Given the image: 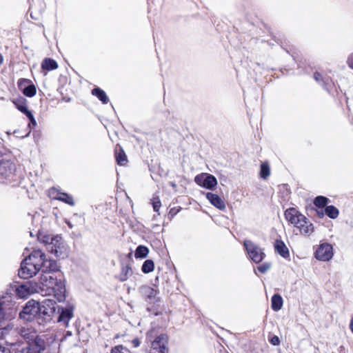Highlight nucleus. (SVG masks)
<instances>
[{
	"label": "nucleus",
	"mask_w": 353,
	"mask_h": 353,
	"mask_svg": "<svg viewBox=\"0 0 353 353\" xmlns=\"http://www.w3.org/2000/svg\"><path fill=\"white\" fill-rule=\"evenodd\" d=\"M350 330L353 334V315L351 317L350 321Z\"/></svg>",
	"instance_id": "nucleus-41"
},
{
	"label": "nucleus",
	"mask_w": 353,
	"mask_h": 353,
	"mask_svg": "<svg viewBox=\"0 0 353 353\" xmlns=\"http://www.w3.org/2000/svg\"><path fill=\"white\" fill-rule=\"evenodd\" d=\"M112 353H130V352L123 345H117L112 349Z\"/></svg>",
	"instance_id": "nucleus-34"
},
{
	"label": "nucleus",
	"mask_w": 353,
	"mask_h": 353,
	"mask_svg": "<svg viewBox=\"0 0 353 353\" xmlns=\"http://www.w3.org/2000/svg\"><path fill=\"white\" fill-rule=\"evenodd\" d=\"M41 68L48 71L52 70L58 68V64L54 59L46 58L41 63Z\"/></svg>",
	"instance_id": "nucleus-23"
},
{
	"label": "nucleus",
	"mask_w": 353,
	"mask_h": 353,
	"mask_svg": "<svg viewBox=\"0 0 353 353\" xmlns=\"http://www.w3.org/2000/svg\"><path fill=\"white\" fill-rule=\"evenodd\" d=\"M55 235L48 233V232L39 231L37 233L38 240L44 244L47 248V245L50 243L51 241H53Z\"/></svg>",
	"instance_id": "nucleus-21"
},
{
	"label": "nucleus",
	"mask_w": 353,
	"mask_h": 353,
	"mask_svg": "<svg viewBox=\"0 0 353 353\" xmlns=\"http://www.w3.org/2000/svg\"><path fill=\"white\" fill-rule=\"evenodd\" d=\"M283 303V299L279 294H274L271 299V307L274 311H279L282 308Z\"/></svg>",
	"instance_id": "nucleus-22"
},
{
	"label": "nucleus",
	"mask_w": 353,
	"mask_h": 353,
	"mask_svg": "<svg viewBox=\"0 0 353 353\" xmlns=\"http://www.w3.org/2000/svg\"><path fill=\"white\" fill-rule=\"evenodd\" d=\"M325 212L331 219H336L339 213L338 209L334 205L327 206Z\"/></svg>",
	"instance_id": "nucleus-29"
},
{
	"label": "nucleus",
	"mask_w": 353,
	"mask_h": 353,
	"mask_svg": "<svg viewBox=\"0 0 353 353\" xmlns=\"http://www.w3.org/2000/svg\"><path fill=\"white\" fill-rule=\"evenodd\" d=\"M249 258L256 263H259L265 256L263 250L250 240H245L243 243Z\"/></svg>",
	"instance_id": "nucleus-6"
},
{
	"label": "nucleus",
	"mask_w": 353,
	"mask_h": 353,
	"mask_svg": "<svg viewBox=\"0 0 353 353\" xmlns=\"http://www.w3.org/2000/svg\"><path fill=\"white\" fill-rule=\"evenodd\" d=\"M132 274V270L130 265L128 263H122L121 272L118 276L120 281L123 282L128 280L130 276Z\"/></svg>",
	"instance_id": "nucleus-18"
},
{
	"label": "nucleus",
	"mask_w": 353,
	"mask_h": 353,
	"mask_svg": "<svg viewBox=\"0 0 353 353\" xmlns=\"http://www.w3.org/2000/svg\"><path fill=\"white\" fill-rule=\"evenodd\" d=\"M132 344L134 347H139L140 345V341L137 338L134 339L132 341Z\"/></svg>",
	"instance_id": "nucleus-40"
},
{
	"label": "nucleus",
	"mask_w": 353,
	"mask_h": 353,
	"mask_svg": "<svg viewBox=\"0 0 353 353\" xmlns=\"http://www.w3.org/2000/svg\"><path fill=\"white\" fill-rule=\"evenodd\" d=\"M92 94L96 96L103 103H108V98L105 92L99 88H94L92 90Z\"/></svg>",
	"instance_id": "nucleus-25"
},
{
	"label": "nucleus",
	"mask_w": 353,
	"mask_h": 353,
	"mask_svg": "<svg viewBox=\"0 0 353 353\" xmlns=\"http://www.w3.org/2000/svg\"><path fill=\"white\" fill-rule=\"evenodd\" d=\"M332 246L327 243H322L315 252V257L319 261H328L333 257Z\"/></svg>",
	"instance_id": "nucleus-13"
},
{
	"label": "nucleus",
	"mask_w": 353,
	"mask_h": 353,
	"mask_svg": "<svg viewBox=\"0 0 353 353\" xmlns=\"http://www.w3.org/2000/svg\"><path fill=\"white\" fill-rule=\"evenodd\" d=\"M56 199L57 200L61 201L70 205L72 206L74 205L73 198L66 193H63V192L58 193Z\"/></svg>",
	"instance_id": "nucleus-26"
},
{
	"label": "nucleus",
	"mask_w": 353,
	"mask_h": 353,
	"mask_svg": "<svg viewBox=\"0 0 353 353\" xmlns=\"http://www.w3.org/2000/svg\"><path fill=\"white\" fill-rule=\"evenodd\" d=\"M139 292L141 296L150 303H153L159 301L157 290L153 287L143 285L139 288Z\"/></svg>",
	"instance_id": "nucleus-14"
},
{
	"label": "nucleus",
	"mask_w": 353,
	"mask_h": 353,
	"mask_svg": "<svg viewBox=\"0 0 353 353\" xmlns=\"http://www.w3.org/2000/svg\"><path fill=\"white\" fill-rule=\"evenodd\" d=\"M27 117L30 119V123L28 124V127L31 128V125H32L33 127L37 125V121L32 114V112L28 113V114L26 115Z\"/></svg>",
	"instance_id": "nucleus-36"
},
{
	"label": "nucleus",
	"mask_w": 353,
	"mask_h": 353,
	"mask_svg": "<svg viewBox=\"0 0 353 353\" xmlns=\"http://www.w3.org/2000/svg\"><path fill=\"white\" fill-rule=\"evenodd\" d=\"M285 217L290 223L299 230L301 234L310 236L314 231L313 224L294 208L285 210Z\"/></svg>",
	"instance_id": "nucleus-3"
},
{
	"label": "nucleus",
	"mask_w": 353,
	"mask_h": 353,
	"mask_svg": "<svg viewBox=\"0 0 353 353\" xmlns=\"http://www.w3.org/2000/svg\"><path fill=\"white\" fill-rule=\"evenodd\" d=\"M154 263L153 261L151 259H148L144 261V263L142 265V268H141V270L143 273L148 274V273L152 272L154 270Z\"/></svg>",
	"instance_id": "nucleus-28"
},
{
	"label": "nucleus",
	"mask_w": 353,
	"mask_h": 353,
	"mask_svg": "<svg viewBox=\"0 0 353 353\" xmlns=\"http://www.w3.org/2000/svg\"><path fill=\"white\" fill-rule=\"evenodd\" d=\"M152 203L154 211L159 212V208L161 207L160 199L159 198H154L152 199Z\"/></svg>",
	"instance_id": "nucleus-35"
},
{
	"label": "nucleus",
	"mask_w": 353,
	"mask_h": 353,
	"mask_svg": "<svg viewBox=\"0 0 353 353\" xmlns=\"http://www.w3.org/2000/svg\"><path fill=\"white\" fill-rule=\"evenodd\" d=\"M270 342L274 345H278L280 343V340L277 336H274L270 339Z\"/></svg>",
	"instance_id": "nucleus-37"
},
{
	"label": "nucleus",
	"mask_w": 353,
	"mask_h": 353,
	"mask_svg": "<svg viewBox=\"0 0 353 353\" xmlns=\"http://www.w3.org/2000/svg\"><path fill=\"white\" fill-rule=\"evenodd\" d=\"M12 103L14 104L16 108L22 113L26 115L28 114V113L31 112L27 107L26 105V99L23 97H19L16 99L12 100Z\"/></svg>",
	"instance_id": "nucleus-19"
},
{
	"label": "nucleus",
	"mask_w": 353,
	"mask_h": 353,
	"mask_svg": "<svg viewBox=\"0 0 353 353\" xmlns=\"http://www.w3.org/2000/svg\"><path fill=\"white\" fill-rule=\"evenodd\" d=\"M68 226H69L70 228H72V225L70 223H68Z\"/></svg>",
	"instance_id": "nucleus-45"
},
{
	"label": "nucleus",
	"mask_w": 353,
	"mask_h": 353,
	"mask_svg": "<svg viewBox=\"0 0 353 353\" xmlns=\"http://www.w3.org/2000/svg\"><path fill=\"white\" fill-rule=\"evenodd\" d=\"M19 316L26 321H31L35 316L39 319V302L33 299L28 301Z\"/></svg>",
	"instance_id": "nucleus-7"
},
{
	"label": "nucleus",
	"mask_w": 353,
	"mask_h": 353,
	"mask_svg": "<svg viewBox=\"0 0 353 353\" xmlns=\"http://www.w3.org/2000/svg\"><path fill=\"white\" fill-rule=\"evenodd\" d=\"M115 158L117 163L120 165H124L128 162L127 157L121 148L119 150H116Z\"/></svg>",
	"instance_id": "nucleus-24"
},
{
	"label": "nucleus",
	"mask_w": 353,
	"mask_h": 353,
	"mask_svg": "<svg viewBox=\"0 0 353 353\" xmlns=\"http://www.w3.org/2000/svg\"><path fill=\"white\" fill-rule=\"evenodd\" d=\"M74 305L70 303H67L64 307H58L57 322L65 327H68L70 321L74 317Z\"/></svg>",
	"instance_id": "nucleus-5"
},
{
	"label": "nucleus",
	"mask_w": 353,
	"mask_h": 353,
	"mask_svg": "<svg viewBox=\"0 0 353 353\" xmlns=\"http://www.w3.org/2000/svg\"><path fill=\"white\" fill-rule=\"evenodd\" d=\"M168 338L166 334L158 336L152 342L150 353H168Z\"/></svg>",
	"instance_id": "nucleus-12"
},
{
	"label": "nucleus",
	"mask_w": 353,
	"mask_h": 353,
	"mask_svg": "<svg viewBox=\"0 0 353 353\" xmlns=\"http://www.w3.org/2000/svg\"><path fill=\"white\" fill-rule=\"evenodd\" d=\"M41 270L59 271V265L55 260L48 259L46 254L41 250H36L31 252L28 256L21 263L19 270V276L24 279L31 278Z\"/></svg>",
	"instance_id": "nucleus-1"
},
{
	"label": "nucleus",
	"mask_w": 353,
	"mask_h": 353,
	"mask_svg": "<svg viewBox=\"0 0 353 353\" xmlns=\"http://www.w3.org/2000/svg\"><path fill=\"white\" fill-rule=\"evenodd\" d=\"M57 309V303L51 299L39 302V323H46L52 319Z\"/></svg>",
	"instance_id": "nucleus-4"
},
{
	"label": "nucleus",
	"mask_w": 353,
	"mask_h": 353,
	"mask_svg": "<svg viewBox=\"0 0 353 353\" xmlns=\"http://www.w3.org/2000/svg\"><path fill=\"white\" fill-rule=\"evenodd\" d=\"M169 184H170V185L173 188H176V185L174 182L170 181V182L169 183Z\"/></svg>",
	"instance_id": "nucleus-42"
},
{
	"label": "nucleus",
	"mask_w": 353,
	"mask_h": 353,
	"mask_svg": "<svg viewBox=\"0 0 353 353\" xmlns=\"http://www.w3.org/2000/svg\"><path fill=\"white\" fill-rule=\"evenodd\" d=\"M67 334H68V335H71V332H67Z\"/></svg>",
	"instance_id": "nucleus-46"
},
{
	"label": "nucleus",
	"mask_w": 353,
	"mask_h": 353,
	"mask_svg": "<svg viewBox=\"0 0 353 353\" xmlns=\"http://www.w3.org/2000/svg\"><path fill=\"white\" fill-rule=\"evenodd\" d=\"M205 196L210 203L215 208L221 210H225V203L218 194L212 192H207Z\"/></svg>",
	"instance_id": "nucleus-16"
},
{
	"label": "nucleus",
	"mask_w": 353,
	"mask_h": 353,
	"mask_svg": "<svg viewBox=\"0 0 353 353\" xmlns=\"http://www.w3.org/2000/svg\"><path fill=\"white\" fill-rule=\"evenodd\" d=\"M270 174V168L268 163H263L261 165L260 176L266 179Z\"/></svg>",
	"instance_id": "nucleus-30"
},
{
	"label": "nucleus",
	"mask_w": 353,
	"mask_h": 353,
	"mask_svg": "<svg viewBox=\"0 0 353 353\" xmlns=\"http://www.w3.org/2000/svg\"><path fill=\"white\" fill-rule=\"evenodd\" d=\"M15 171V165L10 160H0V179L11 176Z\"/></svg>",
	"instance_id": "nucleus-15"
},
{
	"label": "nucleus",
	"mask_w": 353,
	"mask_h": 353,
	"mask_svg": "<svg viewBox=\"0 0 353 353\" xmlns=\"http://www.w3.org/2000/svg\"><path fill=\"white\" fill-rule=\"evenodd\" d=\"M47 250L57 257L62 256L65 251L62 237L59 235H55L53 241H51L50 243L47 245Z\"/></svg>",
	"instance_id": "nucleus-10"
},
{
	"label": "nucleus",
	"mask_w": 353,
	"mask_h": 353,
	"mask_svg": "<svg viewBox=\"0 0 353 353\" xmlns=\"http://www.w3.org/2000/svg\"><path fill=\"white\" fill-rule=\"evenodd\" d=\"M17 295L21 299L27 298L28 296L34 293H39L37 289V283L28 281L17 286L15 289Z\"/></svg>",
	"instance_id": "nucleus-9"
},
{
	"label": "nucleus",
	"mask_w": 353,
	"mask_h": 353,
	"mask_svg": "<svg viewBox=\"0 0 353 353\" xmlns=\"http://www.w3.org/2000/svg\"><path fill=\"white\" fill-rule=\"evenodd\" d=\"M318 213H319V214H320V216H323V211H322L321 212H318Z\"/></svg>",
	"instance_id": "nucleus-44"
},
{
	"label": "nucleus",
	"mask_w": 353,
	"mask_h": 353,
	"mask_svg": "<svg viewBox=\"0 0 353 353\" xmlns=\"http://www.w3.org/2000/svg\"><path fill=\"white\" fill-rule=\"evenodd\" d=\"M347 63L348 66L353 70V53L348 57Z\"/></svg>",
	"instance_id": "nucleus-38"
},
{
	"label": "nucleus",
	"mask_w": 353,
	"mask_h": 353,
	"mask_svg": "<svg viewBox=\"0 0 353 353\" xmlns=\"http://www.w3.org/2000/svg\"><path fill=\"white\" fill-rule=\"evenodd\" d=\"M59 271H43L41 274L37 289L39 293L46 296L53 295L60 303L65 300V287L61 274L57 275Z\"/></svg>",
	"instance_id": "nucleus-2"
},
{
	"label": "nucleus",
	"mask_w": 353,
	"mask_h": 353,
	"mask_svg": "<svg viewBox=\"0 0 353 353\" xmlns=\"http://www.w3.org/2000/svg\"><path fill=\"white\" fill-rule=\"evenodd\" d=\"M271 268V263L265 262L257 267V270L261 273H265Z\"/></svg>",
	"instance_id": "nucleus-33"
},
{
	"label": "nucleus",
	"mask_w": 353,
	"mask_h": 353,
	"mask_svg": "<svg viewBox=\"0 0 353 353\" xmlns=\"http://www.w3.org/2000/svg\"><path fill=\"white\" fill-rule=\"evenodd\" d=\"M0 353H11L10 349L0 344Z\"/></svg>",
	"instance_id": "nucleus-39"
},
{
	"label": "nucleus",
	"mask_w": 353,
	"mask_h": 353,
	"mask_svg": "<svg viewBox=\"0 0 353 353\" xmlns=\"http://www.w3.org/2000/svg\"><path fill=\"white\" fill-rule=\"evenodd\" d=\"M46 348V343L43 339L37 336L30 341L27 346L23 347L19 353H41Z\"/></svg>",
	"instance_id": "nucleus-11"
},
{
	"label": "nucleus",
	"mask_w": 353,
	"mask_h": 353,
	"mask_svg": "<svg viewBox=\"0 0 353 353\" xmlns=\"http://www.w3.org/2000/svg\"><path fill=\"white\" fill-rule=\"evenodd\" d=\"M148 248L143 245H139L135 250L134 256L137 259L145 258L148 254Z\"/></svg>",
	"instance_id": "nucleus-27"
},
{
	"label": "nucleus",
	"mask_w": 353,
	"mask_h": 353,
	"mask_svg": "<svg viewBox=\"0 0 353 353\" xmlns=\"http://www.w3.org/2000/svg\"><path fill=\"white\" fill-rule=\"evenodd\" d=\"M3 61V56H2V54L0 53V65L2 64Z\"/></svg>",
	"instance_id": "nucleus-43"
},
{
	"label": "nucleus",
	"mask_w": 353,
	"mask_h": 353,
	"mask_svg": "<svg viewBox=\"0 0 353 353\" xmlns=\"http://www.w3.org/2000/svg\"><path fill=\"white\" fill-rule=\"evenodd\" d=\"M23 83H28V81L26 79H21L19 83V86L21 89H22V92H23V94L28 97H34L37 92L35 85L33 84H30V85H28V86L25 87L24 88H22V85Z\"/></svg>",
	"instance_id": "nucleus-17"
},
{
	"label": "nucleus",
	"mask_w": 353,
	"mask_h": 353,
	"mask_svg": "<svg viewBox=\"0 0 353 353\" xmlns=\"http://www.w3.org/2000/svg\"><path fill=\"white\" fill-rule=\"evenodd\" d=\"M327 198L323 196H318L315 198L314 203L318 208H323L327 204Z\"/></svg>",
	"instance_id": "nucleus-31"
},
{
	"label": "nucleus",
	"mask_w": 353,
	"mask_h": 353,
	"mask_svg": "<svg viewBox=\"0 0 353 353\" xmlns=\"http://www.w3.org/2000/svg\"><path fill=\"white\" fill-rule=\"evenodd\" d=\"M195 183L201 187L209 190H213L217 185L216 177L207 173H201L194 178Z\"/></svg>",
	"instance_id": "nucleus-8"
},
{
	"label": "nucleus",
	"mask_w": 353,
	"mask_h": 353,
	"mask_svg": "<svg viewBox=\"0 0 353 353\" xmlns=\"http://www.w3.org/2000/svg\"><path fill=\"white\" fill-rule=\"evenodd\" d=\"M274 248L276 252L283 258H288L289 256L290 253L288 248L282 241L276 240L274 244Z\"/></svg>",
	"instance_id": "nucleus-20"
},
{
	"label": "nucleus",
	"mask_w": 353,
	"mask_h": 353,
	"mask_svg": "<svg viewBox=\"0 0 353 353\" xmlns=\"http://www.w3.org/2000/svg\"><path fill=\"white\" fill-rule=\"evenodd\" d=\"M314 78L316 80V81L318 82L319 83H321V82H323V85L324 86V88L325 89H327V88L325 86V85L327 83L328 79H323L322 75L319 72H317L314 74Z\"/></svg>",
	"instance_id": "nucleus-32"
}]
</instances>
